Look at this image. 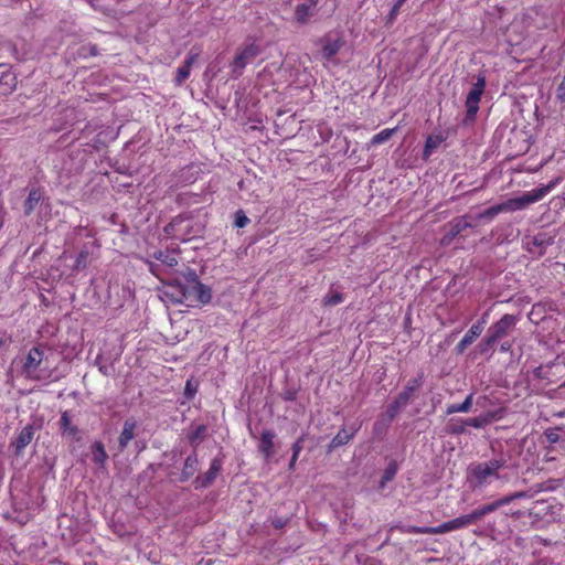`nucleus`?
Segmentation results:
<instances>
[{"mask_svg":"<svg viewBox=\"0 0 565 565\" xmlns=\"http://www.w3.org/2000/svg\"><path fill=\"white\" fill-rule=\"evenodd\" d=\"M484 321H478L471 326L463 338L457 344V351L462 353L483 331Z\"/></svg>","mask_w":565,"mask_h":565,"instance_id":"nucleus-9","label":"nucleus"},{"mask_svg":"<svg viewBox=\"0 0 565 565\" xmlns=\"http://www.w3.org/2000/svg\"><path fill=\"white\" fill-rule=\"evenodd\" d=\"M462 431H463V428L456 429V433H462Z\"/></svg>","mask_w":565,"mask_h":565,"instance_id":"nucleus-50","label":"nucleus"},{"mask_svg":"<svg viewBox=\"0 0 565 565\" xmlns=\"http://www.w3.org/2000/svg\"><path fill=\"white\" fill-rule=\"evenodd\" d=\"M406 0H395V3L403 6Z\"/></svg>","mask_w":565,"mask_h":565,"instance_id":"nucleus-48","label":"nucleus"},{"mask_svg":"<svg viewBox=\"0 0 565 565\" xmlns=\"http://www.w3.org/2000/svg\"><path fill=\"white\" fill-rule=\"evenodd\" d=\"M34 436V428L32 425H26L19 433L17 439L11 443V446L15 449V455H20L23 449L31 444Z\"/></svg>","mask_w":565,"mask_h":565,"instance_id":"nucleus-10","label":"nucleus"},{"mask_svg":"<svg viewBox=\"0 0 565 565\" xmlns=\"http://www.w3.org/2000/svg\"><path fill=\"white\" fill-rule=\"evenodd\" d=\"M275 434L271 430H264L260 435L259 451L269 459L273 456Z\"/></svg>","mask_w":565,"mask_h":565,"instance_id":"nucleus-18","label":"nucleus"},{"mask_svg":"<svg viewBox=\"0 0 565 565\" xmlns=\"http://www.w3.org/2000/svg\"><path fill=\"white\" fill-rule=\"evenodd\" d=\"M473 395L469 394L461 404H451L447 407V414L454 413H467L470 411L472 405Z\"/></svg>","mask_w":565,"mask_h":565,"instance_id":"nucleus-23","label":"nucleus"},{"mask_svg":"<svg viewBox=\"0 0 565 565\" xmlns=\"http://www.w3.org/2000/svg\"><path fill=\"white\" fill-rule=\"evenodd\" d=\"M402 6L397 4V3H394L393 4V8L388 14V19L390 21H393L395 20V18L397 17L398 12H399V9H401Z\"/></svg>","mask_w":565,"mask_h":565,"instance_id":"nucleus-41","label":"nucleus"},{"mask_svg":"<svg viewBox=\"0 0 565 565\" xmlns=\"http://www.w3.org/2000/svg\"><path fill=\"white\" fill-rule=\"evenodd\" d=\"M402 6L397 4V3H394L393 4V8L388 14V19L390 21H393L395 20V18L397 17L398 12H399V9H401Z\"/></svg>","mask_w":565,"mask_h":565,"instance_id":"nucleus-42","label":"nucleus"},{"mask_svg":"<svg viewBox=\"0 0 565 565\" xmlns=\"http://www.w3.org/2000/svg\"><path fill=\"white\" fill-rule=\"evenodd\" d=\"M185 281L186 285L181 288L184 300L195 301L200 305H206L211 301V288L202 284L194 271L188 273Z\"/></svg>","mask_w":565,"mask_h":565,"instance_id":"nucleus-3","label":"nucleus"},{"mask_svg":"<svg viewBox=\"0 0 565 565\" xmlns=\"http://www.w3.org/2000/svg\"><path fill=\"white\" fill-rule=\"evenodd\" d=\"M206 431V427L204 425H199L190 435V443L192 445H198L204 437Z\"/></svg>","mask_w":565,"mask_h":565,"instance_id":"nucleus-31","label":"nucleus"},{"mask_svg":"<svg viewBox=\"0 0 565 565\" xmlns=\"http://www.w3.org/2000/svg\"><path fill=\"white\" fill-rule=\"evenodd\" d=\"M556 185V181L550 182L547 185L540 186L532 191L525 192L519 198L509 199L503 202L505 212H515L525 209L530 204L541 201Z\"/></svg>","mask_w":565,"mask_h":565,"instance_id":"nucleus-4","label":"nucleus"},{"mask_svg":"<svg viewBox=\"0 0 565 565\" xmlns=\"http://www.w3.org/2000/svg\"><path fill=\"white\" fill-rule=\"evenodd\" d=\"M316 8V1L310 0L308 3H302L296 8L295 19L298 23H306L309 18L313 14Z\"/></svg>","mask_w":565,"mask_h":565,"instance_id":"nucleus-19","label":"nucleus"},{"mask_svg":"<svg viewBox=\"0 0 565 565\" xmlns=\"http://www.w3.org/2000/svg\"><path fill=\"white\" fill-rule=\"evenodd\" d=\"M441 138L438 136H429L425 143L424 157L428 158L431 152L441 143Z\"/></svg>","mask_w":565,"mask_h":565,"instance_id":"nucleus-28","label":"nucleus"},{"mask_svg":"<svg viewBox=\"0 0 565 565\" xmlns=\"http://www.w3.org/2000/svg\"><path fill=\"white\" fill-rule=\"evenodd\" d=\"M395 130H396L395 128L383 129L382 131H380L379 134H376L372 137L371 145L375 146V145L385 142L386 140H388L392 137V135L395 132Z\"/></svg>","mask_w":565,"mask_h":565,"instance_id":"nucleus-30","label":"nucleus"},{"mask_svg":"<svg viewBox=\"0 0 565 565\" xmlns=\"http://www.w3.org/2000/svg\"><path fill=\"white\" fill-rule=\"evenodd\" d=\"M288 520L287 519H282V518H275L273 519L271 521V524L276 527V529H281L284 527L286 524H287Z\"/></svg>","mask_w":565,"mask_h":565,"instance_id":"nucleus-40","label":"nucleus"},{"mask_svg":"<svg viewBox=\"0 0 565 565\" xmlns=\"http://www.w3.org/2000/svg\"><path fill=\"white\" fill-rule=\"evenodd\" d=\"M482 518H483V515L481 513V510H480V508H478V509L473 510L471 513L463 514L456 519H452L449 521L450 526H451V532L461 530V529H466L472 524H476Z\"/></svg>","mask_w":565,"mask_h":565,"instance_id":"nucleus-8","label":"nucleus"},{"mask_svg":"<svg viewBox=\"0 0 565 565\" xmlns=\"http://www.w3.org/2000/svg\"><path fill=\"white\" fill-rule=\"evenodd\" d=\"M510 347H511L510 343H504V344L501 345V350L502 351H509Z\"/></svg>","mask_w":565,"mask_h":565,"instance_id":"nucleus-45","label":"nucleus"},{"mask_svg":"<svg viewBox=\"0 0 565 565\" xmlns=\"http://www.w3.org/2000/svg\"><path fill=\"white\" fill-rule=\"evenodd\" d=\"M2 83H4L8 86V88L4 89V93L10 92L15 86V77L11 73H6L0 78V84Z\"/></svg>","mask_w":565,"mask_h":565,"instance_id":"nucleus-33","label":"nucleus"},{"mask_svg":"<svg viewBox=\"0 0 565 565\" xmlns=\"http://www.w3.org/2000/svg\"><path fill=\"white\" fill-rule=\"evenodd\" d=\"M501 212H505L504 209H503V202L500 203V204L493 205V206H491V207H489L487 210H484L480 214V217L492 220L493 217H495Z\"/></svg>","mask_w":565,"mask_h":565,"instance_id":"nucleus-32","label":"nucleus"},{"mask_svg":"<svg viewBox=\"0 0 565 565\" xmlns=\"http://www.w3.org/2000/svg\"><path fill=\"white\" fill-rule=\"evenodd\" d=\"M198 468H199L198 457L195 455H191L185 459L182 476L184 477V479H188L194 475V472L198 470Z\"/></svg>","mask_w":565,"mask_h":565,"instance_id":"nucleus-24","label":"nucleus"},{"mask_svg":"<svg viewBox=\"0 0 565 565\" xmlns=\"http://www.w3.org/2000/svg\"><path fill=\"white\" fill-rule=\"evenodd\" d=\"M353 437V433H349L347 429H341L331 440V447H339L345 445Z\"/></svg>","mask_w":565,"mask_h":565,"instance_id":"nucleus-25","label":"nucleus"},{"mask_svg":"<svg viewBox=\"0 0 565 565\" xmlns=\"http://www.w3.org/2000/svg\"><path fill=\"white\" fill-rule=\"evenodd\" d=\"M301 449H302L301 440H298V441H296L292 445V457H291L290 462H289V468L290 469H294L295 463H296V461L298 459V456H299Z\"/></svg>","mask_w":565,"mask_h":565,"instance_id":"nucleus-35","label":"nucleus"},{"mask_svg":"<svg viewBox=\"0 0 565 565\" xmlns=\"http://www.w3.org/2000/svg\"><path fill=\"white\" fill-rule=\"evenodd\" d=\"M507 463L505 459H491L479 462L470 468V476L476 488H483L490 483V479H500L499 471Z\"/></svg>","mask_w":565,"mask_h":565,"instance_id":"nucleus-2","label":"nucleus"},{"mask_svg":"<svg viewBox=\"0 0 565 565\" xmlns=\"http://www.w3.org/2000/svg\"><path fill=\"white\" fill-rule=\"evenodd\" d=\"M412 394L413 388H405L397 395L395 401L388 407L390 419H393L396 416V414L408 404Z\"/></svg>","mask_w":565,"mask_h":565,"instance_id":"nucleus-15","label":"nucleus"},{"mask_svg":"<svg viewBox=\"0 0 565 565\" xmlns=\"http://www.w3.org/2000/svg\"><path fill=\"white\" fill-rule=\"evenodd\" d=\"M512 501H513V497L505 495L499 500H495L491 503L480 507V510H481L482 515L484 516V515L498 510L499 508L511 503Z\"/></svg>","mask_w":565,"mask_h":565,"instance_id":"nucleus-22","label":"nucleus"},{"mask_svg":"<svg viewBox=\"0 0 565 565\" xmlns=\"http://www.w3.org/2000/svg\"><path fill=\"white\" fill-rule=\"evenodd\" d=\"M88 257L89 252L86 249H83L79 252V254L75 258V263L73 265V270L81 271L84 270L88 265Z\"/></svg>","mask_w":565,"mask_h":565,"instance_id":"nucleus-27","label":"nucleus"},{"mask_svg":"<svg viewBox=\"0 0 565 565\" xmlns=\"http://www.w3.org/2000/svg\"><path fill=\"white\" fill-rule=\"evenodd\" d=\"M417 386H418V384L415 382L413 385L407 386L406 388H413V392H414Z\"/></svg>","mask_w":565,"mask_h":565,"instance_id":"nucleus-47","label":"nucleus"},{"mask_svg":"<svg viewBox=\"0 0 565 565\" xmlns=\"http://www.w3.org/2000/svg\"><path fill=\"white\" fill-rule=\"evenodd\" d=\"M21 375L30 381H47L52 372L47 365V359L40 348H32L28 354L21 359Z\"/></svg>","mask_w":565,"mask_h":565,"instance_id":"nucleus-1","label":"nucleus"},{"mask_svg":"<svg viewBox=\"0 0 565 565\" xmlns=\"http://www.w3.org/2000/svg\"><path fill=\"white\" fill-rule=\"evenodd\" d=\"M42 192L38 189H32L29 192L28 199L24 202V213L26 215H30L34 211L36 205L42 200Z\"/></svg>","mask_w":565,"mask_h":565,"instance_id":"nucleus-21","label":"nucleus"},{"mask_svg":"<svg viewBox=\"0 0 565 565\" xmlns=\"http://www.w3.org/2000/svg\"><path fill=\"white\" fill-rule=\"evenodd\" d=\"M518 318L513 315H504L498 322L488 329V335L484 339L487 347H492L499 339L509 334L516 324Z\"/></svg>","mask_w":565,"mask_h":565,"instance_id":"nucleus-6","label":"nucleus"},{"mask_svg":"<svg viewBox=\"0 0 565 565\" xmlns=\"http://www.w3.org/2000/svg\"><path fill=\"white\" fill-rule=\"evenodd\" d=\"M259 53L260 49L255 42L245 43L241 49H238L232 63V72L234 76H241L246 65Z\"/></svg>","mask_w":565,"mask_h":565,"instance_id":"nucleus-5","label":"nucleus"},{"mask_svg":"<svg viewBox=\"0 0 565 565\" xmlns=\"http://www.w3.org/2000/svg\"><path fill=\"white\" fill-rule=\"evenodd\" d=\"M342 41L339 38L326 36L322 40L321 54L326 60H331L342 47Z\"/></svg>","mask_w":565,"mask_h":565,"instance_id":"nucleus-14","label":"nucleus"},{"mask_svg":"<svg viewBox=\"0 0 565 565\" xmlns=\"http://www.w3.org/2000/svg\"><path fill=\"white\" fill-rule=\"evenodd\" d=\"M221 468H222V460L218 458H214L210 465V469L207 470V472L204 476L196 478L195 482L200 487H207L209 484H211L214 481V479L218 475Z\"/></svg>","mask_w":565,"mask_h":565,"instance_id":"nucleus-16","label":"nucleus"},{"mask_svg":"<svg viewBox=\"0 0 565 565\" xmlns=\"http://www.w3.org/2000/svg\"><path fill=\"white\" fill-rule=\"evenodd\" d=\"M8 337L4 332H0V350L8 343Z\"/></svg>","mask_w":565,"mask_h":565,"instance_id":"nucleus-43","label":"nucleus"},{"mask_svg":"<svg viewBox=\"0 0 565 565\" xmlns=\"http://www.w3.org/2000/svg\"><path fill=\"white\" fill-rule=\"evenodd\" d=\"M186 392H189L190 395L192 394L191 393V387H190V382H188V384H186Z\"/></svg>","mask_w":565,"mask_h":565,"instance_id":"nucleus-49","label":"nucleus"},{"mask_svg":"<svg viewBox=\"0 0 565 565\" xmlns=\"http://www.w3.org/2000/svg\"><path fill=\"white\" fill-rule=\"evenodd\" d=\"M324 303L329 306H335L343 301L342 295L339 292H332L324 298Z\"/></svg>","mask_w":565,"mask_h":565,"instance_id":"nucleus-36","label":"nucleus"},{"mask_svg":"<svg viewBox=\"0 0 565 565\" xmlns=\"http://www.w3.org/2000/svg\"><path fill=\"white\" fill-rule=\"evenodd\" d=\"M60 426L62 430V435L71 440H79L81 434L78 428L72 424L71 417L66 412H64L60 419Z\"/></svg>","mask_w":565,"mask_h":565,"instance_id":"nucleus-13","label":"nucleus"},{"mask_svg":"<svg viewBox=\"0 0 565 565\" xmlns=\"http://www.w3.org/2000/svg\"><path fill=\"white\" fill-rule=\"evenodd\" d=\"M395 473H396L395 465H390L383 475L382 486H384L385 482L391 481L394 478Z\"/></svg>","mask_w":565,"mask_h":565,"instance_id":"nucleus-38","label":"nucleus"},{"mask_svg":"<svg viewBox=\"0 0 565 565\" xmlns=\"http://www.w3.org/2000/svg\"><path fill=\"white\" fill-rule=\"evenodd\" d=\"M135 428L136 423L132 420H126L124 423L122 431L119 436V447L120 449H125L128 444L134 439L135 437Z\"/></svg>","mask_w":565,"mask_h":565,"instance_id":"nucleus-20","label":"nucleus"},{"mask_svg":"<svg viewBox=\"0 0 565 565\" xmlns=\"http://www.w3.org/2000/svg\"><path fill=\"white\" fill-rule=\"evenodd\" d=\"M487 319H488V312H486L481 319L479 321H484V324L487 323Z\"/></svg>","mask_w":565,"mask_h":565,"instance_id":"nucleus-46","label":"nucleus"},{"mask_svg":"<svg viewBox=\"0 0 565 565\" xmlns=\"http://www.w3.org/2000/svg\"><path fill=\"white\" fill-rule=\"evenodd\" d=\"M405 532L411 534H429V526H408Z\"/></svg>","mask_w":565,"mask_h":565,"instance_id":"nucleus-39","label":"nucleus"},{"mask_svg":"<svg viewBox=\"0 0 565 565\" xmlns=\"http://www.w3.org/2000/svg\"><path fill=\"white\" fill-rule=\"evenodd\" d=\"M154 257L168 267H173L178 264V259L174 254L168 252H159L154 254Z\"/></svg>","mask_w":565,"mask_h":565,"instance_id":"nucleus-29","label":"nucleus"},{"mask_svg":"<svg viewBox=\"0 0 565 565\" xmlns=\"http://www.w3.org/2000/svg\"><path fill=\"white\" fill-rule=\"evenodd\" d=\"M198 57H199L198 52L191 51L188 54L184 64L177 70V76H175L177 85H181L190 76L191 68H192L193 64L196 62Z\"/></svg>","mask_w":565,"mask_h":565,"instance_id":"nucleus-12","label":"nucleus"},{"mask_svg":"<svg viewBox=\"0 0 565 565\" xmlns=\"http://www.w3.org/2000/svg\"><path fill=\"white\" fill-rule=\"evenodd\" d=\"M451 532V526L449 521L444 522L443 524L438 526H429V534H444Z\"/></svg>","mask_w":565,"mask_h":565,"instance_id":"nucleus-34","label":"nucleus"},{"mask_svg":"<svg viewBox=\"0 0 565 565\" xmlns=\"http://www.w3.org/2000/svg\"><path fill=\"white\" fill-rule=\"evenodd\" d=\"M107 459L104 445L102 443H95L93 446V460L98 465H104Z\"/></svg>","mask_w":565,"mask_h":565,"instance_id":"nucleus-26","label":"nucleus"},{"mask_svg":"<svg viewBox=\"0 0 565 565\" xmlns=\"http://www.w3.org/2000/svg\"><path fill=\"white\" fill-rule=\"evenodd\" d=\"M248 222H249V218L242 211L236 212L235 225L237 227L242 228V227L246 226Z\"/></svg>","mask_w":565,"mask_h":565,"instance_id":"nucleus-37","label":"nucleus"},{"mask_svg":"<svg viewBox=\"0 0 565 565\" xmlns=\"http://www.w3.org/2000/svg\"><path fill=\"white\" fill-rule=\"evenodd\" d=\"M502 412H488L475 418H469L465 422V425L472 426L475 428H482L489 425L493 419L501 418Z\"/></svg>","mask_w":565,"mask_h":565,"instance_id":"nucleus-17","label":"nucleus"},{"mask_svg":"<svg viewBox=\"0 0 565 565\" xmlns=\"http://www.w3.org/2000/svg\"><path fill=\"white\" fill-rule=\"evenodd\" d=\"M486 87V78L483 76H479L477 82L473 84L472 88L467 95L466 107H467V117L470 120L476 118V115L479 110V103L481 100V96L483 95Z\"/></svg>","mask_w":565,"mask_h":565,"instance_id":"nucleus-7","label":"nucleus"},{"mask_svg":"<svg viewBox=\"0 0 565 565\" xmlns=\"http://www.w3.org/2000/svg\"><path fill=\"white\" fill-rule=\"evenodd\" d=\"M471 224L465 218L457 220L454 224L450 225L449 230L445 233L440 243L443 245H449L454 238L462 233L466 228L470 227Z\"/></svg>","mask_w":565,"mask_h":565,"instance_id":"nucleus-11","label":"nucleus"},{"mask_svg":"<svg viewBox=\"0 0 565 565\" xmlns=\"http://www.w3.org/2000/svg\"><path fill=\"white\" fill-rule=\"evenodd\" d=\"M511 497H513V500L515 499H520V498H523L525 495L524 492H515L513 494H510Z\"/></svg>","mask_w":565,"mask_h":565,"instance_id":"nucleus-44","label":"nucleus"}]
</instances>
